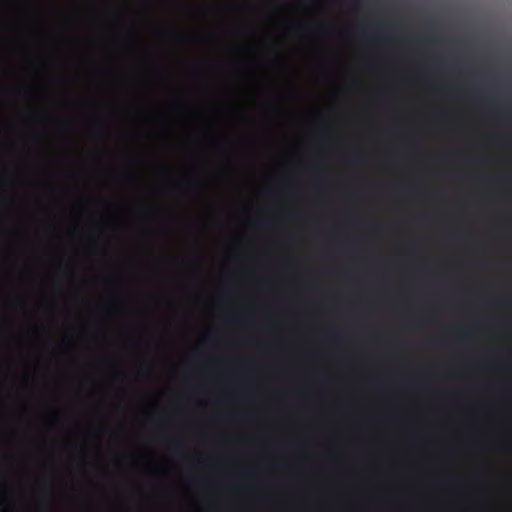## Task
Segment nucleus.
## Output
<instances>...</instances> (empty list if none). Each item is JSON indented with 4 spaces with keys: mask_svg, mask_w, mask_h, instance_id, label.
<instances>
[{
    "mask_svg": "<svg viewBox=\"0 0 512 512\" xmlns=\"http://www.w3.org/2000/svg\"><path fill=\"white\" fill-rule=\"evenodd\" d=\"M408 512H416V218H409Z\"/></svg>",
    "mask_w": 512,
    "mask_h": 512,
    "instance_id": "f257e3e1",
    "label": "nucleus"
},
{
    "mask_svg": "<svg viewBox=\"0 0 512 512\" xmlns=\"http://www.w3.org/2000/svg\"><path fill=\"white\" fill-rule=\"evenodd\" d=\"M420 61V51L418 50V62ZM418 132H420V125L418 124ZM418 170H420V133H418ZM420 172V171H418ZM420 174V173H418ZM420 176V175H418ZM420 178V177H418ZM420 180V179H418ZM420 182V181H418ZM420 184V183H418ZM420 186V185H418ZM420 190V187H418V191ZM417 217H418V222L420 221V211L418 210V214H417ZM420 266V235L418 234V267ZM420 314V311L418 310V315ZM418 326H420L418 324ZM420 330V327H418V331Z\"/></svg>",
    "mask_w": 512,
    "mask_h": 512,
    "instance_id": "f03ea898",
    "label": "nucleus"
},
{
    "mask_svg": "<svg viewBox=\"0 0 512 512\" xmlns=\"http://www.w3.org/2000/svg\"><path fill=\"white\" fill-rule=\"evenodd\" d=\"M378 31L380 32L375 38L374 41L378 43H388L390 41V38L387 35V32L389 30L388 24H380L378 25Z\"/></svg>",
    "mask_w": 512,
    "mask_h": 512,
    "instance_id": "7ed1b4c3",
    "label": "nucleus"
},
{
    "mask_svg": "<svg viewBox=\"0 0 512 512\" xmlns=\"http://www.w3.org/2000/svg\"><path fill=\"white\" fill-rule=\"evenodd\" d=\"M418 416V453L420 452V430L423 426V420ZM420 483V460L418 459V484ZM418 512H420V503L418 502Z\"/></svg>",
    "mask_w": 512,
    "mask_h": 512,
    "instance_id": "20e7f679",
    "label": "nucleus"
},
{
    "mask_svg": "<svg viewBox=\"0 0 512 512\" xmlns=\"http://www.w3.org/2000/svg\"><path fill=\"white\" fill-rule=\"evenodd\" d=\"M431 41L438 46H445L448 43L447 39L441 35H433Z\"/></svg>",
    "mask_w": 512,
    "mask_h": 512,
    "instance_id": "39448f33",
    "label": "nucleus"
},
{
    "mask_svg": "<svg viewBox=\"0 0 512 512\" xmlns=\"http://www.w3.org/2000/svg\"><path fill=\"white\" fill-rule=\"evenodd\" d=\"M435 68H436L437 71L442 73V72H444L446 70V65L442 61H437L435 63Z\"/></svg>",
    "mask_w": 512,
    "mask_h": 512,
    "instance_id": "423d86ee",
    "label": "nucleus"
},
{
    "mask_svg": "<svg viewBox=\"0 0 512 512\" xmlns=\"http://www.w3.org/2000/svg\"><path fill=\"white\" fill-rule=\"evenodd\" d=\"M450 483H451V481H448V480H443V481H441V484H442V485H448V484H450Z\"/></svg>",
    "mask_w": 512,
    "mask_h": 512,
    "instance_id": "0eeeda50",
    "label": "nucleus"
},
{
    "mask_svg": "<svg viewBox=\"0 0 512 512\" xmlns=\"http://www.w3.org/2000/svg\"><path fill=\"white\" fill-rule=\"evenodd\" d=\"M371 419H372V420H375L376 418H375V417H372Z\"/></svg>",
    "mask_w": 512,
    "mask_h": 512,
    "instance_id": "6e6552de",
    "label": "nucleus"
}]
</instances>
